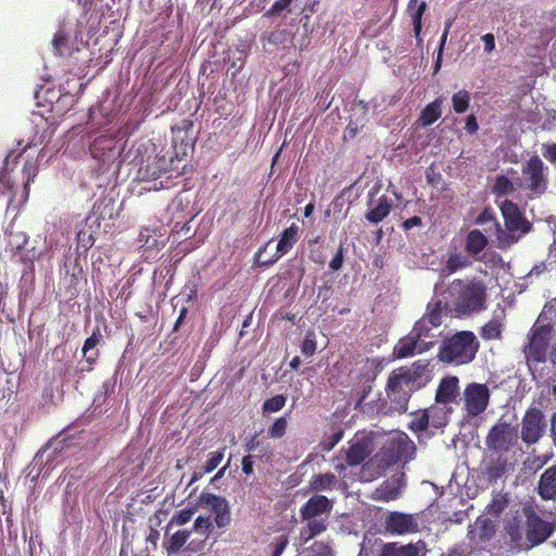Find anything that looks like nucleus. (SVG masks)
<instances>
[{
	"mask_svg": "<svg viewBox=\"0 0 556 556\" xmlns=\"http://www.w3.org/2000/svg\"><path fill=\"white\" fill-rule=\"evenodd\" d=\"M543 155L551 163H556V143L546 146Z\"/></svg>",
	"mask_w": 556,
	"mask_h": 556,
	"instance_id": "nucleus-64",
	"label": "nucleus"
},
{
	"mask_svg": "<svg viewBox=\"0 0 556 556\" xmlns=\"http://www.w3.org/2000/svg\"><path fill=\"white\" fill-rule=\"evenodd\" d=\"M518 440L517 427L500 418L486 433L484 444L493 454H506L518 445Z\"/></svg>",
	"mask_w": 556,
	"mask_h": 556,
	"instance_id": "nucleus-7",
	"label": "nucleus"
},
{
	"mask_svg": "<svg viewBox=\"0 0 556 556\" xmlns=\"http://www.w3.org/2000/svg\"><path fill=\"white\" fill-rule=\"evenodd\" d=\"M224 458V450L214 451L208 454V458L206 459L203 466V472L208 473L215 470L218 465L222 463Z\"/></svg>",
	"mask_w": 556,
	"mask_h": 556,
	"instance_id": "nucleus-53",
	"label": "nucleus"
},
{
	"mask_svg": "<svg viewBox=\"0 0 556 556\" xmlns=\"http://www.w3.org/2000/svg\"><path fill=\"white\" fill-rule=\"evenodd\" d=\"M404 486V473L393 475L384 480L372 493L371 498L379 502L395 501Z\"/></svg>",
	"mask_w": 556,
	"mask_h": 556,
	"instance_id": "nucleus-14",
	"label": "nucleus"
},
{
	"mask_svg": "<svg viewBox=\"0 0 556 556\" xmlns=\"http://www.w3.org/2000/svg\"><path fill=\"white\" fill-rule=\"evenodd\" d=\"M489 222H493L495 224V222H497V220L495 219L494 214L491 211V208H484L476 218V224L484 225Z\"/></svg>",
	"mask_w": 556,
	"mask_h": 556,
	"instance_id": "nucleus-60",
	"label": "nucleus"
},
{
	"mask_svg": "<svg viewBox=\"0 0 556 556\" xmlns=\"http://www.w3.org/2000/svg\"><path fill=\"white\" fill-rule=\"evenodd\" d=\"M425 551L426 543L421 540L406 545L394 542L386 544L380 556H425Z\"/></svg>",
	"mask_w": 556,
	"mask_h": 556,
	"instance_id": "nucleus-19",
	"label": "nucleus"
},
{
	"mask_svg": "<svg viewBox=\"0 0 556 556\" xmlns=\"http://www.w3.org/2000/svg\"><path fill=\"white\" fill-rule=\"evenodd\" d=\"M17 250L18 251L15 253V255L20 256V262L25 266L26 269L33 270L34 262L39 256V253H37L34 249L24 253L21 247Z\"/></svg>",
	"mask_w": 556,
	"mask_h": 556,
	"instance_id": "nucleus-55",
	"label": "nucleus"
},
{
	"mask_svg": "<svg viewBox=\"0 0 556 556\" xmlns=\"http://www.w3.org/2000/svg\"><path fill=\"white\" fill-rule=\"evenodd\" d=\"M452 413V407L432 405L427 408V414L429 416V424L434 429H442L448 424V416Z\"/></svg>",
	"mask_w": 556,
	"mask_h": 556,
	"instance_id": "nucleus-33",
	"label": "nucleus"
},
{
	"mask_svg": "<svg viewBox=\"0 0 556 556\" xmlns=\"http://www.w3.org/2000/svg\"><path fill=\"white\" fill-rule=\"evenodd\" d=\"M526 520V539L529 547H533L545 542L554 532V527L543 520L533 509L523 510Z\"/></svg>",
	"mask_w": 556,
	"mask_h": 556,
	"instance_id": "nucleus-10",
	"label": "nucleus"
},
{
	"mask_svg": "<svg viewBox=\"0 0 556 556\" xmlns=\"http://www.w3.org/2000/svg\"><path fill=\"white\" fill-rule=\"evenodd\" d=\"M138 176L142 180L154 182L150 189L159 190L168 187V181L160 180L159 184L156 182V180L161 179L165 174L162 172L155 159H149L147 164L139 168Z\"/></svg>",
	"mask_w": 556,
	"mask_h": 556,
	"instance_id": "nucleus-22",
	"label": "nucleus"
},
{
	"mask_svg": "<svg viewBox=\"0 0 556 556\" xmlns=\"http://www.w3.org/2000/svg\"><path fill=\"white\" fill-rule=\"evenodd\" d=\"M286 396L282 394L275 395L263 403L264 413H276L282 409L286 405Z\"/></svg>",
	"mask_w": 556,
	"mask_h": 556,
	"instance_id": "nucleus-47",
	"label": "nucleus"
},
{
	"mask_svg": "<svg viewBox=\"0 0 556 556\" xmlns=\"http://www.w3.org/2000/svg\"><path fill=\"white\" fill-rule=\"evenodd\" d=\"M23 179H24V188L20 194V199L17 200V205L23 204L27 201L29 194V184L34 180L37 175V166L33 161H26L23 166Z\"/></svg>",
	"mask_w": 556,
	"mask_h": 556,
	"instance_id": "nucleus-39",
	"label": "nucleus"
},
{
	"mask_svg": "<svg viewBox=\"0 0 556 556\" xmlns=\"http://www.w3.org/2000/svg\"><path fill=\"white\" fill-rule=\"evenodd\" d=\"M428 8L426 1L421 0H409L406 12L410 16L413 26H414V35L416 38L420 36L422 28V16Z\"/></svg>",
	"mask_w": 556,
	"mask_h": 556,
	"instance_id": "nucleus-28",
	"label": "nucleus"
},
{
	"mask_svg": "<svg viewBox=\"0 0 556 556\" xmlns=\"http://www.w3.org/2000/svg\"><path fill=\"white\" fill-rule=\"evenodd\" d=\"M384 529L391 534H410L419 531L418 514L390 511L384 519Z\"/></svg>",
	"mask_w": 556,
	"mask_h": 556,
	"instance_id": "nucleus-12",
	"label": "nucleus"
},
{
	"mask_svg": "<svg viewBox=\"0 0 556 556\" xmlns=\"http://www.w3.org/2000/svg\"><path fill=\"white\" fill-rule=\"evenodd\" d=\"M546 167L539 155H533L522 167L527 188L535 194H542L546 189Z\"/></svg>",
	"mask_w": 556,
	"mask_h": 556,
	"instance_id": "nucleus-13",
	"label": "nucleus"
},
{
	"mask_svg": "<svg viewBox=\"0 0 556 556\" xmlns=\"http://www.w3.org/2000/svg\"><path fill=\"white\" fill-rule=\"evenodd\" d=\"M434 326L427 324V320H418L415 323L412 332L422 344L419 349V353L424 352L434 345L435 334L432 332Z\"/></svg>",
	"mask_w": 556,
	"mask_h": 556,
	"instance_id": "nucleus-27",
	"label": "nucleus"
},
{
	"mask_svg": "<svg viewBox=\"0 0 556 556\" xmlns=\"http://www.w3.org/2000/svg\"><path fill=\"white\" fill-rule=\"evenodd\" d=\"M191 535V530H178L164 543V547L168 555H174L180 552L184 545L188 542Z\"/></svg>",
	"mask_w": 556,
	"mask_h": 556,
	"instance_id": "nucleus-37",
	"label": "nucleus"
},
{
	"mask_svg": "<svg viewBox=\"0 0 556 556\" xmlns=\"http://www.w3.org/2000/svg\"><path fill=\"white\" fill-rule=\"evenodd\" d=\"M422 344L410 331L407 337L401 339L394 348V353L397 358H406L413 356Z\"/></svg>",
	"mask_w": 556,
	"mask_h": 556,
	"instance_id": "nucleus-30",
	"label": "nucleus"
},
{
	"mask_svg": "<svg viewBox=\"0 0 556 556\" xmlns=\"http://www.w3.org/2000/svg\"><path fill=\"white\" fill-rule=\"evenodd\" d=\"M193 514H194L193 508H186V509L179 510L170 518V520L167 525V528L173 527V526H184V525L188 523L191 520Z\"/></svg>",
	"mask_w": 556,
	"mask_h": 556,
	"instance_id": "nucleus-49",
	"label": "nucleus"
},
{
	"mask_svg": "<svg viewBox=\"0 0 556 556\" xmlns=\"http://www.w3.org/2000/svg\"><path fill=\"white\" fill-rule=\"evenodd\" d=\"M298 240H299V226L293 223L292 225H290L288 228H286L282 231L280 239L276 247L275 255L269 260L260 261L261 265L269 266V265H273L274 263H276L281 256L287 254L293 248V245L298 242Z\"/></svg>",
	"mask_w": 556,
	"mask_h": 556,
	"instance_id": "nucleus-16",
	"label": "nucleus"
},
{
	"mask_svg": "<svg viewBox=\"0 0 556 556\" xmlns=\"http://www.w3.org/2000/svg\"><path fill=\"white\" fill-rule=\"evenodd\" d=\"M480 348V343L472 331H457L442 341L438 358L443 363L465 365L472 362Z\"/></svg>",
	"mask_w": 556,
	"mask_h": 556,
	"instance_id": "nucleus-4",
	"label": "nucleus"
},
{
	"mask_svg": "<svg viewBox=\"0 0 556 556\" xmlns=\"http://www.w3.org/2000/svg\"><path fill=\"white\" fill-rule=\"evenodd\" d=\"M102 339V334L100 329L97 327L96 330L92 332L90 337H88L85 340V343L83 345V354L88 363V371H91L93 369V365L97 363L98 357L100 355L99 351L96 350L94 352L90 353V351L94 350V348L100 343V340Z\"/></svg>",
	"mask_w": 556,
	"mask_h": 556,
	"instance_id": "nucleus-29",
	"label": "nucleus"
},
{
	"mask_svg": "<svg viewBox=\"0 0 556 556\" xmlns=\"http://www.w3.org/2000/svg\"><path fill=\"white\" fill-rule=\"evenodd\" d=\"M503 321L500 317H493L480 329V337L485 340H497L501 339L503 332Z\"/></svg>",
	"mask_w": 556,
	"mask_h": 556,
	"instance_id": "nucleus-41",
	"label": "nucleus"
},
{
	"mask_svg": "<svg viewBox=\"0 0 556 556\" xmlns=\"http://www.w3.org/2000/svg\"><path fill=\"white\" fill-rule=\"evenodd\" d=\"M458 383L459 380L455 376L443 378L435 392V402L445 406L454 402L458 395Z\"/></svg>",
	"mask_w": 556,
	"mask_h": 556,
	"instance_id": "nucleus-21",
	"label": "nucleus"
},
{
	"mask_svg": "<svg viewBox=\"0 0 556 556\" xmlns=\"http://www.w3.org/2000/svg\"><path fill=\"white\" fill-rule=\"evenodd\" d=\"M392 204L387 195H381L375 207L368 210L365 214V218L372 224L382 222L391 212Z\"/></svg>",
	"mask_w": 556,
	"mask_h": 556,
	"instance_id": "nucleus-31",
	"label": "nucleus"
},
{
	"mask_svg": "<svg viewBox=\"0 0 556 556\" xmlns=\"http://www.w3.org/2000/svg\"><path fill=\"white\" fill-rule=\"evenodd\" d=\"M496 457L486 462L484 467V475L490 483H496L503 479L510 470L511 464L508 462L505 454H495Z\"/></svg>",
	"mask_w": 556,
	"mask_h": 556,
	"instance_id": "nucleus-20",
	"label": "nucleus"
},
{
	"mask_svg": "<svg viewBox=\"0 0 556 556\" xmlns=\"http://www.w3.org/2000/svg\"><path fill=\"white\" fill-rule=\"evenodd\" d=\"M349 448L345 451V462L348 466L354 467L361 465L372 452L371 440L363 437L353 439Z\"/></svg>",
	"mask_w": 556,
	"mask_h": 556,
	"instance_id": "nucleus-17",
	"label": "nucleus"
},
{
	"mask_svg": "<svg viewBox=\"0 0 556 556\" xmlns=\"http://www.w3.org/2000/svg\"><path fill=\"white\" fill-rule=\"evenodd\" d=\"M441 103L442 100L438 98L422 109L418 118V122L421 126H430L441 117Z\"/></svg>",
	"mask_w": 556,
	"mask_h": 556,
	"instance_id": "nucleus-34",
	"label": "nucleus"
},
{
	"mask_svg": "<svg viewBox=\"0 0 556 556\" xmlns=\"http://www.w3.org/2000/svg\"><path fill=\"white\" fill-rule=\"evenodd\" d=\"M96 238L92 231L80 228L77 231V247L85 251L89 250L94 244Z\"/></svg>",
	"mask_w": 556,
	"mask_h": 556,
	"instance_id": "nucleus-48",
	"label": "nucleus"
},
{
	"mask_svg": "<svg viewBox=\"0 0 556 556\" xmlns=\"http://www.w3.org/2000/svg\"><path fill=\"white\" fill-rule=\"evenodd\" d=\"M258 433H254L251 438L247 439L243 446L249 453L254 452L260 446Z\"/></svg>",
	"mask_w": 556,
	"mask_h": 556,
	"instance_id": "nucleus-63",
	"label": "nucleus"
},
{
	"mask_svg": "<svg viewBox=\"0 0 556 556\" xmlns=\"http://www.w3.org/2000/svg\"><path fill=\"white\" fill-rule=\"evenodd\" d=\"M546 430V420L543 412L538 407H529L521 420V440L532 445L539 442Z\"/></svg>",
	"mask_w": 556,
	"mask_h": 556,
	"instance_id": "nucleus-8",
	"label": "nucleus"
},
{
	"mask_svg": "<svg viewBox=\"0 0 556 556\" xmlns=\"http://www.w3.org/2000/svg\"><path fill=\"white\" fill-rule=\"evenodd\" d=\"M538 490L543 500H556V465L541 475Z\"/></svg>",
	"mask_w": 556,
	"mask_h": 556,
	"instance_id": "nucleus-26",
	"label": "nucleus"
},
{
	"mask_svg": "<svg viewBox=\"0 0 556 556\" xmlns=\"http://www.w3.org/2000/svg\"><path fill=\"white\" fill-rule=\"evenodd\" d=\"M429 381L428 364L417 361L409 367L393 370L386 386L387 397L392 410L404 413L408 408L412 394Z\"/></svg>",
	"mask_w": 556,
	"mask_h": 556,
	"instance_id": "nucleus-1",
	"label": "nucleus"
},
{
	"mask_svg": "<svg viewBox=\"0 0 556 556\" xmlns=\"http://www.w3.org/2000/svg\"><path fill=\"white\" fill-rule=\"evenodd\" d=\"M294 0H276L271 8L266 12V15H277L283 10L288 9Z\"/></svg>",
	"mask_w": 556,
	"mask_h": 556,
	"instance_id": "nucleus-59",
	"label": "nucleus"
},
{
	"mask_svg": "<svg viewBox=\"0 0 556 556\" xmlns=\"http://www.w3.org/2000/svg\"><path fill=\"white\" fill-rule=\"evenodd\" d=\"M199 503L208 508L214 515V523L219 529H225L231 523V510L228 501L214 493L202 492L199 496Z\"/></svg>",
	"mask_w": 556,
	"mask_h": 556,
	"instance_id": "nucleus-11",
	"label": "nucleus"
},
{
	"mask_svg": "<svg viewBox=\"0 0 556 556\" xmlns=\"http://www.w3.org/2000/svg\"><path fill=\"white\" fill-rule=\"evenodd\" d=\"M416 446L407 434L402 433L395 438L388 440L376 454L375 460L380 469L401 465L404 466L410 462L415 455Z\"/></svg>",
	"mask_w": 556,
	"mask_h": 556,
	"instance_id": "nucleus-6",
	"label": "nucleus"
},
{
	"mask_svg": "<svg viewBox=\"0 0 556 556\" xmlns=\"http://www.w3.org/2000/svg\"><path fill=\"white\" fill-rule=\"evenodd\" d=\"M475 260L469 254L463 252H453L448 254L445 269L450 273H456L458 270L472 266Z\"/></svg>",
	"mask_w": 556,
	"mask_h": 556,
	"instance_id": "nucleus-35",
	"label": "nucleus"
},
{
	"mask_svg": "<svg viewBox=\"0 0 556 556\" xmlns=\"http://www.w3.org/2000/svg\"><path fill=\"white\" fill-rule=\"evenodd\" d=\"M13 152H10L4 160L3 167L0 172V198L7 201V210H9L15 202L17 193L15 191V184L11 177L13 168H11V161Z\"/></svg>",
	"mask_w": 556,
	"mask_h": 556,
	"instance_id": "nucleus-18",
	"label": "nucleus"
},
{
	"mask_svg": "<svg viewBox=\"0 0 556 556\" xmlns=\"http://www.w3.org/2000/svg\"><path fill=\"white\" fill-rule=\"evenodd\" d=\"M288 422L286 417H279L268 429V434L273 439H280L286 434Z\"/></svg>",
	"mask_w": 556,
	"mask_h": 556,
	"instance_id": "nucleus-54",
	"label": "nucleus"
},
{
	"mask_svg": "<svg viewBox=\"0 0 556 556\" xmlns=\"http://www.w3.org/2000/svg\"><path fill=\"white\" fill-rule=\"evenodd\" d=\"M214 527L211 516H198L193 522V530L203 536L200 542L191 541L187 547L188 551L199 552L203 549L205 542Z\"/></svg>",
	"mask_w": 556,
	"mask_h": 556,
	"instance_id": "nucleus-25",
	"label": "nucleus"
},
{
	"mask_svg": "<svg viewBox=\"0 0 556 556\" xmlns=\"http://www.w3.org/2000/svg\"><path fill=\"white\" fill-rule=\"evenodd\" d=\"M447 299L457 317L479 314L488 308V287L480 278H457L447 287Z\"/></svg>",
	"mask_w": 556,
	"mask_h": 556,
	"instance_id": "nucleus-2",
	"label": "nucleus"
},
{
	"mask_svg": "<svg viewBox=\"0 0 556 556\" xmlns=\"http://www.w3.org/2000/svg\"><path fill=\"white\" fill-rule=\"evenodd\" d=\"M332 508V501L320 494L309 497L306 503L302 505L300 516L303 521H306V526L301 534L305 543L327 530V518Z\"/></svg>",
	"mask_w": 556,
	"mask_h": 556,
	"instance_id": "nucleus-5",
	"label": "nucleus"
},
{
	"mask_svg": "<svg viewBox=\"0 0 556 556\" xmlns=\"http://www.w3.org/2000/svg\"><path fill=\"white\" fill-rule=\"evenodd\" d=\"M307 551L308 556H334L332 547L323 541H315Z\"/></svg>",
	"mask_w": 556,
	"mask_h": 556,
	"instance_id": "nucleus-50",
	"label": "nucleus"
},
{
	"mask_svg": "<svg viewBox=\"0 0 556 556\" xmlns=\"http://www.w3.org/2000/svg\"><path fill=\"white\" fill-rule=\"evenodd\" d=\"M154 159L157 162V164L160 165L162 172L165 174L166 181H168V179L174 177V175H173L174 172H176L175 177H177L181 174L179 172L178 166L175 165V163L180 161L178 159L177 154L176 155L170 154L169 156H166V155L155 156Z\"/></svg>",
	"mask_w": 556,
	"mask_h": 556,
	"instance_id": "nucleus-42",
	"label": "nucleus"
},
{
	"mask_svg": "<svg viewBox=\"0 0 556 556\" xmlns=\"http://www.w3.org/2000/svg\"><path fill=\"white\" fill-rule=\"evenodd\" d=\"M489 240L479 229L470 230L465 240V251L475 261H480V253L488 247Z\"/></svg>",
	"mask_w": 556,
	"mask_h": 556,
	"instance_id": "nucleus-24",
	"label": "nucleus"
},
{
	"mask_svg": "<svg viewBox=\"0 0 556 556\" xmlns=\"http://www.w3.org/2000/svg\"><path fill=\"white\" fill-rule=\"evenodd\" d=\"M507 498L505 495L497 493L491 501V503L488 505L489 513L498 516L503 513V510L507 506Z\"/></svg>",
	"mask_w": 556,
	"mask_h": 556,
	"instance_id": "nucleus-52",
	"label": "nucleus"
},
{
	"mask_svg": "<svg viewBox=\"0 0 556 556\" xmlns=\"http://www.w3.org/2000/svg\"><path fill=\"white\" fill-rule=\"evenodd\" d=\"M465 129L468 134H475L479 129L477 117L470 114L465 119Z\"/></svg>",
	"mask_w": 556,
	"mask_h": 556,
	"instance_id": "nucleus-62",
	"label": "nucleus"
},
{
	"mask_svg": "<svg viewBox=\"0 0 556 556\" xmlns=\"http://www.w3.org/2000/svg\"><path fill=\"white\" fill-rule=\"evenodd\" d=\"M113 207L114 202L112 199H100L98 200L93 207L91 213L86 218V224L91 220L92 217H94V222L100 224V220H104L106 218L111 219L113 217Z\"/></svg>",
	"mask_w": 556,
	"mask_h": 556,
	"instance_id": "nucleus-32",
	"label": "nucleus"
},
{
	"mask_svg": "<svg viewBox=\"0 0 556 556\" xmlns=\"http://www.w3.org/2000/svg\"><path fill=\"white\" fill-rule=\"evenodd\" d=\"M65 274L70 275L72 278L71 286H76L78 281L83 278V267L78 264V261L75 260L73 263H65Z\"/></svg>",
	"mask_w": 556,
	"mask_h": 556,
	"instance_id": "nucleus-51",
	"label": "nucleus"
},
{
	"mask_svg": "<svg viewBox=\"0 0 556 556\" xmlns=\"http://www.w3.org/2000/svg\"><path fill=\"white\" fill-rule=\"evenodd\" d=\"M495 534V527L492 520L484 517H478L473 528L468 531L470 541H479L481 543L490 541Z\"/></svg>",
	"mask_w": 556,
	"mask_h": 556,
	"instance_id": "nucleus-23",
	"label": "nucleus"
},
{
	"mask_svg": "<svg viewBox=\"0 0 556 556\" xmlns=\"http://www.w3.org/2000/svg\"><path fill=\"white\" fill-rule=\"evenodd\" d=\"M548 346V332L544 328L533 329L527 346V356L535 363H543L546 359Z\"/></svg>",
	"mask_w": 556,
	"mask_h": 556,
	"instance_id": "nucleus-15",
	"label": "nucleus"
},
{
	"mask_svg": "<svg viewBox=\"0 0 556 556\" xmlns=\"http://www.w3.org/2000/svg\"><path fill=\"white\" fill-rule=\"evenodd\" d=\"M343 265V249L342 247H340L337 251V253L334 254V256L332 257V260L330 261L329 263V267L337 271L339 270Z\"/></svg>",
	"mask_w": 556,
	"mask_h": 556,
	"instance_id": "nucleus-61",
	"label": "nucleus"
},
{
	"mask_svg": "<svg viewBox=\"0 0 556 556\" xmlns=\"http://www.w3.org/2000/svg\"><path fill=\"white\" fill-rule=\"evenodd\" d=\"M505 531L513 545L520 547L525 532V525L521 518L515 516L507 520Z\"/></svg>",
	"mask_w": 556,
	"mask_h": 556,
	"instance_id": "nucleus-36",
	"label": "nucleus"
},
{
	"mask_svg": "<svg viewBox=\"0 0 556 556\" xmlns=\"http://www.w3.org/2000/svg\"><path fill=\"white\" fill-rule=\"evenodd\" d=\"M53 52L58 56L71 55L73 48L70 42L68 34L60 28L53 36L52 39Z\"/></svg>",
	"mask_w": 556,
	"mask_h": 556,
	"instance_id": "nucleus-38",
	"label": "nucleus"
},
{
	"mask_svg": "<svg viewBox=\"0 0 556 556\" xmlns=\"http://www.w3.org/2000/svg\"><path fill=\"white\" fill-rule=\"evenodd\" d=\"M470 92L463 89L458 90L452 96V106L455 113L462 114L465 113L470 105Z\"/></svg>",
	"mask_w": 556,
	"mask_h": 556,
	"instance_id": "nucleus-44",
	"label": "nucleus"
},
{
	"mask_svg": "<svg viewBox=\"0 0 556 556\" xmlns=\"http://www.w3.org/2000/svg\"><path fill=\"white\" fill-rule=\"evenodd\" d=\"M337 482V477L332 472L315 475L309 480V491L321 492L331 490Z\"/></svg>",
	"mask_w": 556,
	"mask_h": 556,
	"instance_id": "nucleus-40",
	"label": "nucleus"
},
{
	"mask_svg": "<svg viewBox=\"0 0 556 556\" xmlns=\"http://www.w3.org/2000/svg\"><path fill=\"white\" fill-rule=\"evenodd\" d=\"M317 350L316 341L309 336L305 337L301 344V352L304 356L309 357L315 354Z\"/></svg>",
	"mask_w": 556,
	"mask_h": 556,
	"instance_id": "nucleus-58",
	"label": "nucleus"
},
{
	"mask_svg": "<svg viewBox=\"0 0 556 556\" xmlns=\"http://www.w3.org/2000/svg\"><path fill=\"white\" fill-rule=\"evenodd\" d=\"M514 190V184L504 175L496 177L492 188V191L496 197L507 195Z\"/></svg>",
	"mask_w": 556,
	"mask_h": 556,
	"instance_id": "nucleus-46",
	"label": "nucleus"
},
{
	"mask_svg": "<svg viewBox=\"0 0 556 556\" xmlns=\"http://www.w3.org/2000/svg\"><path fill=\"white\" fill-rule=\"evenodd\" d=\"M464 408L468 417L482 414L490 401V390L484 383L471 382L464 390Z\"/></svg>",
	"mask_w": 556,
	"mask_h": 556,
	"instance_id": "nucleus-9",
	"label": "nucleus"
},
{
	"mask_svg": "<svg viewBox=\"0 0 556 556\" xmlns=\"http://www.w3.org/2000/svg\"><path fill=\"white\" fill-rule=\"evenodd\" d=\"M451 25H452L451 21L445 24V28H444L443 34L441 36L440 46H439V49H438V56H437L435 64H434V72H438L440 70V67H441L442 53H443V49H444V46H445V42H446V39H447V35H448Z\"/></svg>",
	"mask_w": 556,
	"mask_h": 556,
	"instance_id": "nucleus-56",
	"label": "nucleus"
},
{
	"mask_svg": "<svg viewBox=\"0 0 556 556\" xmlns=\"http://www.w3.org/2000/svg\"><path fill=\"white\" fill-rule=\"evenodd\" d=\"M420 320H427V324L439 327L442 324V303L437 301L435 303H429L427 306V313Z\"/></svg>",
	"mask_w": 556,
	"mask_h": 556,
	"instance_id": "nucleus-45",
	"label": "nucleus"
},
{
	"mask_svg": "<svg viewBox=\"0 0 556 556\" xmlns=\"http://www.w3.org/2000/svg\"><path fill=\"white\" fill-rule=\"evenodd\" d=\"M288 544L289 538L287 534H281L276 538L275 542L270 544L273 548L271 556H281Z\"/></svg>",
	"mask_w": 556,
	"mask_h": 556,
	"instance_id": "nucleus-57",
	"label": "nucleus"
},
{
	"mask_svg": "<svg viewBox=\"0 0 556 556\" xmlns=\"http://www.w3.org/2000/svg\"><path fill=\"white\" fill-rule=\"evenodd\" d=\"M504 227L495 222L496 240L500 249H507L517 243L532 229V224L525 217L518 205L510 200H504L500 205Z\"/></svg>",
	"mask_w": 556,
	"mask_h": 556,
	"instance_id": "nucleus-3",
	"label": "nucleus"
},
{
	"mask_svg": "<svg viewBox=\"0 0 556 556\" xmlns=\"http://www.w3.org/2000/svg\"><path fill=\"white\" fill-rule=\"evenodd\" d=\"M410 416L412 419L408 422V429L413 432L417 433L425 431L430 426L427 409L414 412L410 414Z\"/></svg>",
	"mask_w": 556,
	"mask_h": 556,
	"instance_id": "nucleus-43",
	"label": "nucleus"
}]
</instances>
